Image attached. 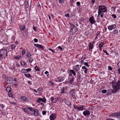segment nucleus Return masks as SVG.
Wrapping results in <instances>:
<instances>
[{
  "label": "nucleus",
  "mask_w": 120,
  "mask_h": 120,
  "mask_svg": "<svg viewBox=\"0 0 120 120\" xmlns=\"http://www.w3.org/2000/svg\"><path fill=\"white\" fill-rule=\"evenodd\" d=\"M27 108L31 111H34V114L35 116H38L39 115V112L37 109H34L31 107H29Z\"/></svg>",
  "instance_id": "obj_4"
},
{
  "label": "nucleus",
  "mask_w": 120,
  "mask_h": 120,
  "mask_svg": "<svg viewBox=\"0 0 120 120\" xmlns=\"http://www.w3.org/2000/svg\"><path fill=\"white\" fill-rule=\"evenodd\" d=\"M95 0H91V2L93 4H94L95 3Z\"/></svg>",
  "instance_id": "obj_60"
},
{
  "label": "nucleus",
  "mask_w": 120,
  "mask_h": 120,
  "mask_svg": "<svg viewBox=\"0 0 120 120\" xmlns=\"http://www.w3.org/2000/svg\"><path fill=\"white\" fill-rule=\"evenodd\" d=\"M27 83L30 85H32V83L31 82L29 81H27Z\"/></svg>",
  "instance_id": "obj_51"
},
{
  "label": "nucleus",
  "mask_w": 120,
  "mask_h": 120,
  "mask_svg": "<svg viewBox=\"0 0 120 120\" xmlns=\"http://www.w3.org/2000/svg\"><path fill=\"white\" fill-rule=\"evenodd\" d=\"M67 87H63L61 89V93L62 94H64V91H66L67 90Z\"/></svg>",
  "instance_id": "obj_28"
},
{
  "label": "nucleus",
  "mask_w": 120,
  "mask_h": 120,
  "mask_svg": "<svg viewBox=\"0 0 120 120\" xmlns=\"http://www.w3.org/2000/svg\"><path fill=\"white\" fill-rule=\"evenodd\" d=\"M12 81V79L10 77L7 78L6 79V82L8 84L11 83Z\"/></svg>",
  "instance_id": "obj_18"
},
{
  "label": "nucleus",
  "mask_w": 120,
  "mask_h": 120,
  "mask_svg": "<svg viewBox=\"0 0 120 120\" xmlns=\"http://www.w3.org/2000/svg\"><path fill=\"white\" fill-rule=\"evenodd\" d=\"M34 45L36 47L42 49H44L45 48L44 46L38 44H34Z\"/></svg>",
  "instance_id": "obj_19"
},
{
  "label": "nucleus",
  "mask_w": 120,
  "mask_h": 120,
  "mask_svg": "<svg viewBox=\"0 0 120 120\" xmlns=\"http://www.w3.org/2000/svg\"><path fill=\"white\" fill-rule=\"evenodd\" d=\"M98 16L99 15H100L101 17V18L102 19L103 17L104 13H101V14L100 13V14H99V13H98Z\"/></svg>",
  "instance_id": "obj_39"
},
{
  "label": "nucleus",
  "mask_w": 120,
  "mask_h": 120,
  "mask_svg": "<svg viewBox=\"0 0 120 120\" xmlns=\"http://www.w3.org/2000/svg\"><path fill=\"white\" fill-rule=\"evenodd\" d=\"M99 9L98 10V13L99 14L101 13H104L107 12V9L105 5L99 6L98 7Z\"/></svg>",
  "instance_id": "obj_3"
},
{
  "label": "nucleus",
  "mask_w": 120,
  "mask_h": 120,
  "mask_svg": "<svg viewBox=\"0 0 120 120\" xmlns=\"http://www.w3.org/2000/svg\"><path fill=\"white\" fill-rule=\"evenodd\" d=\"M34 68L36 71H40L39 68L37 66H36L34 67Z\"/></svg>",
  "instance_id": "obj_33"
},
{
  "label": "nucleus",
  "mask_w": 120,
  "mask_h": 120,
  "mask_svg": "<svg viewBox=\"0 0 120 120\" xmlns=\"http://www.w3.org/2000/svg\"><path fill=\"white\" fill-rule=\"evenodd\" d=\"M56 117V114L54 113H52L50 116L49 118L50 120H54Z\"/></svg>",
  "instance_id": "obj_17"
},
{
  "label": "nucleus",
  "mask_w": 120,
  "mask_h": 120,
  "mask_svg": "<svg viewBox=\"0 0 120 120\" xmlns=\"http://www.w3.org/2000/svg\"><path fill=\"white\" fill-rule=\"evenodd\" d=\"M20 98L21 100L25 102H27L28 101V99L25 96H22Z\"/></svg>",
  "instance_id": "obj_21"
},
{
  "label": "nucleus",
  "mask_w": 120,
  "mask_h": 120,
  "mask_svg": "<svg viewBox=\"0 0 120 120\" xmlns=\"http://www.w3.org/2000/svg\"><path fill=\"white\" fill-rule=\"evenodd\" d=\"M113 33L117 35L118 34V31L117 30H115L113 31Z\"/></svg>",
  "instance_id": "obj_36"
},
{
  "label": "nucleus",
  "mask_w": 120,
  "mask_h": 120,
  "mask_svg": "<svg viewBox=\"0 0 120 120\" xmlns=\"http://www.w3.org/2000/svg\"><path fill=\"white\" fill-rule=\"evenodd\" d=\"M107 92L106 90H101V92L103 94Z\"/></svg>",
  "instance_id": "obj_43"
},
{
  "label": "nucleus",
  "mask_w": 120,
  "mask_h": 120,
  "mask_svg": "<svg viewBox=\"0 0 120 120\" xmlns=\"http://www.w3.org/2000/svg\"><path fill=\"white\" fill-rule=\"evenodd\" d=\"M71 77L69 79V83L70 84H73V82L74 81V77L73 76Z\"/></svg>",
  "instance_id": "obj_22"
},
{
  "label": "nucleus",
  "mask_w": 120,
  "mask_h": 120,
  "mask_svg": "<svg viewBox=\"0 0 120 120\" xmlns=\"http://www.w3.org/2000/svg\"><path fill=\"white\" fill-rule=\"evenodd\" d=\"M9 68L11 70H12L14 69L15 68V66L13 63H11L10 64Z\"/></svg>",
  "instance_id": "obj_24"
},
{
  "label": "nucleus",
  "mask_w": 120,
  "mask_h": 120,
  "mask_svg": "<svg viewBox=\"0 0 120 120\" xmlns=\"http://www.w3.org/2000/svg\"><path fill=\"white\" fill-rule=\"evenodd\" d=\"M70 25L71 27V32L72 33V34H73L77 31V29L74 25L72 24H70Z\"/></svg>",
  "instance_id": "obj_6"
},
{
  "label": "nucleus",
  "mask_w": 120,
  "mask_h": 120,
  "mask_svg": "<svg viewBox=\"0 0 120 120\" xmlns=\"http://www.w3.org/2000/svg\"><path fill=\"white\" fill-rule=\"evenodd\" d=\"M11 39L12 40L14 41L15 39V38L14 36H13L11 37Z\"/></svg>",
  "instance_id": "obj_54"
},
{
  "label": "nucleus",
  "mask_w": 120,
  "mask_h": 120,
  "mask_svg": "<svg viewBox=\"0 0 120 120\" xmlns=\"http://www.w3.org/2000/svg\"><path fill=\"white\" fill-rule=\"evenodd\" d=\"M103 51L105 53H106L107 55H109V54L106 51L103 50Z\"/></svg>",
  "instance_id": "obj_49"
},
{
  "label": "nucleus",
  "mask_w": 120,
  "mask_h": 120,
  "mask_svg": "<svg viewBox=\"0 0 120 120\" xmlns=\"http://www.w3.org/2000/svg\"><path fill=\"white\" fill-rule=\"evenodd\" d=\"M33 28L34 31H36L37 29L36 28V27H35V26H33Z\"/></svg>",
  "instance_id": "obj_62"
},
{
  "label": "nucleus",
  "mask_w": 120,
  "mask_h": 120,
  "mask_svg": "<svg viewBox=\"0 0 120 120\" xmlns=\"http://www.w3.org/2000/svg\"><path fill=\"white\" fill-rule=\"evenodd\" d=\"M20 28L21 30H23L26 28V26L24 25H21L20 26Z\"/></svg>",
  "instance_id": "obj_29"
},
{
  "label": "nucleus",
  "mask_w": 120,
  "mask_h": 120,
  "mask_svg": "<svg viewBox=\"0 0 120 120\" xmlns=\"http://www.w3.org/2000/svg\"><path fill=\"white\" fill-rule=\"evenodd\" d=\"M111 16L112 17V18L114 19L116 18V17L115 14H112L111 15Z\"/></svg>",
  "instance_id": "obj_47"
},
{
  "label": "nucleus",
  "mask_w": 120,
  "mask_h": 120,
  "mask_svg": "<svg viewBox=\"0 0 120 120\" xmlns=\"http://www.w3.org/2000/svg\"><path fill=\"white\" fill-rule=\"evenodd\" d=\"M64 0H58V2L60 4H61L63 2Z\"/></svg>",
  "instance_id": "obj_50"
},
{
  "label": "nucleus",
  "mask_w": 120,
  "mask_h": 120,
  "mask_svg": "<svg viewBox=\"0 0 120 120\" xmlns=\"http://www.w3.org/2000/svg\"><path fill=\"white\" fill-rule=\"evenodd\" d=\"M31 54L30 53H27L26 54V57L28 59L31 57Z\"/></svg>",
  "instance_id": "obj_31"
},
{
  "label": "nucleus",
  "mask_w": 120,
  "mask_h": 120,
  "mask_svg": "<svg viewBox=\"0 0 120 120\" xmlns=\"http://www.w3.org/2000/svg\"><path fill=\"white\" fill-rule=\"evenodd\" d=\"M20 63L21 65L24 67H26L27 66L26 63L23 60L21 61Z\"/></svg>",
  "instance_id": "obj_25"
},
{
  "label": "nucleus",
  "mask_w": 120,
  "mask_h": 120,
  "mask_svg": "<svg viewBox=\"0 0 120 120\" xmlns=\"http://www.w3.org/2000/svg\"><path fill=\"white\" fill-rule=\"evenodd\" d=\"M76 4L79 7L80 6V2L79 1L77 2H76Z\"/></svg>",
  "instance_id": "obj_46"
},
{
  "label": "nucleus",
  "mask_w": 120,
  "mask_h": 120,
  "mask_svg": "<svg viewBox=\"0 0 120 120\" xmlns=\"http://www.w3.org/2000/svg\"><path fill=\"white\" fill-rule=\"evenodd\" d=\"M86 62L85 63H84L83 64L85 66H86V67H89L90 66L88 64V63L86 62Z\"/></svg>",
  "instance_id": "obj_44"
},
{
  "label": "nucleus",
  "mask_w": 120,
  "mask_h": 120,
  "mask_svg": "<svg viewBox=\"0 0 120 120\" xmlns=\"http://www.w3.org/2000/svg\"><path fill=\"white\" fill-rule=\"evenodd\" d=\"M25 50L24 49H23L22 50V55H25Z\"/></svg>",
  "instance_id": "obj_42"
},
{
  "label": "nucleus",
  "mask_w": 120,
  "mask_h": 120,
  "mask_svg": "<svg viewBox=\"0 0 120 120\" xmlns=\"http://www.w3.org/2000/svg\"><path fill=\"white\" fill-rule=\"evenodd\" d=\"M116 117L119 119H120V112H117Z\"/></svg>",
  "instance_id": "obj_37"
},
{
  "label": "nucleus",
  "mask_w": 120,
  "mask_h": 120,
  "mask_svg": "<svg viewBox=\"0 0 120 120\" xmlns=\"http://www.w3.org/2000/svg\"><path fill=\"white\" fill-rule=\"evenodd\" d=\"M22 109L24 110V111L25 112H26V113H28L29 112L28 111L27 109L26 108H22Z\"/></svg>",
  "instance_id": "obj_35"
},
{
  "label": "nucleus",
  "mask_w": 120,
  "mask_h": 120,
  "mask_svg": "<svg viewBox=\"0 0 120 120\" xmlns=\"http://www.w3.org/2000/svg\"><path fill=\"white\" fill-rule=\"evenodd\" d=\"M25 6L26 8H27L29 7V4L28 2H27L25 4Z\"/></svg>",
  "instance_id": "obj_48"
},
{
  "label": "nucleus",
  "mask_w": 120,
  "mask_h": 120,
  "mask_svg": "<svg viewBox=\"0 0 120 120\" xmlns=\"http://www.w3.org/2000/svg\"><path fill=\"white\" fill-rule=\"evenodd\" d=\"M7 49L3 48L0 50V58L1 59L4 58L7 56Z\"/></svg>",
  "instance_id": "obj_2"
},
{
  "label": "nucleus",
  "mask_w": 120,
  "mask_h": 120,
  "mask_svg": "<svg viewBox=\"0 0 120 120\" xmlns=\"http://www.w3.org/2000/svg\"><path fill=\"white\" fill-rule=\"evenodd\" d=\"M65 16L66 17H69V14L68 13L66 14L65 15Z\"/></svg>",
  "instance_id": "obj_55"
},
{
  "label": "nucleus",
  "mask_w": 120,
  "mask_h": 120,
  "mask_svg": "<svg viewBox=\"0 0 120 120\" xmlns=\"http://www.w3.org/2000/svg\"><path fill=\"white\" fill-rule=\"evenodd\" d=\"M6 91L8 92H9L11 91V88L9 87H7L6 88Z\"/></svg>",
  "instance_id": "obj_34"
},
{
  "label": "nucleus",
  "mask_w": 120,
  "mask_h": 120,
  "mask_svg": "<svg viewBox=\"0 0 120 120\" xmlns=\"http://www.w3.org/2000/svg\"><path fill=\"white\" fill-rule=\"evenodd\" d=\"M75 71L73 70H70L69 71V74L68 75V77L72 76V74L74 76L76 75V73Z\"/></svg>",
  "instance_id": "obj_9"
},
{
  "label": "nucleus",
  "mask_w": 120,
  "mask_h": 120,
  "mask_svg": "<svg viewBox=\"0 0 120 120\" xmlns=\"http://www.w3.org/2000/svg\"><path fill=\"white\" fill-rule=\"evenodd\" d=\"M104 45V42H101L100 43L99 45V47H103Z\"/></svg>",
  "instance_id": "obj_32"
},
{
  "label": "nucleus",
  "mask_w": 120,
  "mask_h": 120,
  "mask_svg": "<svg viewBox=\"0 0 120 120\" xmlns=\"http://www.w3.org/2000/svg\"><path fill=\"white\" fill-rule=\"evenodd\" d=\"M24 74V75L26 77L28 78L29 79H30L31 77V76L30 74L27 73H23Z\"/></svg>",
  "instance_id": "obj_27"
},
{
  "label": "nucleus",
  "mask_w": 120,
  "mask_h": 120,
  "mask_svg": "<svg viewBox=\"0 0 120 120\" xmlns=\"http://www.w3.org/2000/svg\"><path fill=\"white\" fill-rule=\"evenodd\" d=\"M9 48L11 49H14L16 47V46L14 44H10L9 46Z\"/></svg>",
  "instance_id": "obj_26"
},
{
  "label": "nucleus",
  "mask_w": 120,
  "mask_h": 120,
  "mask_svg": "<svg viewBox=\"0 0 120 120\" xmlns=\"http://www.w3.org/2000/svg\"><path fill=\"white\" fill-rule=\"evenodd\" d=\"M89 34V31H85L84 34L86 36H87Z\"/></svg>",
  "instance_id": "obj_41"
},
{
  "label": "nucleus",
  "mask_w": 120,
  "mask_h": 120,
  "mask_svg": "<svg viewBox=\"0 0 120 120\" xmlns=\"http://www.w3.org/2000/svg\"><path fill=\"white\" fill-rule=\"evenodd\" d=\"M108 69L110 71H112V68L111 67V66H108Z\"/></svg>",
  "instance_id": "obj_52"
},
{
  "label": "nucleus",
  "mask_w": 120,
  "mask_h": 120,
  "mask_svg": "<svg viewBox=\"0 0 120 120\" xmlns=\"http://www.w3.org/2000/svg\"><path fill=\"white\" fill-rule=\"evenodd\" d=\"M94 41L92 42H90L89 43L88 46L89 47V49L90 50H91L94 47Z\"/></svg>",
  "instance_id": "obj_14"
},
{
  "label": "nucleus",
  "mask_w": 120,
  "mask_h": 120,
  "mask_svg": "<svg viewBox=\"0 0 120 120\" xmlns=\"http://www.w3.org/2000/svg\"><path fill=\"white\" fill-rule=\"evenodd\" d=\"M117 115V112H115L109 114V116L110 117H116Z\"/></svg>",
  "instance_id": "obj_23"
},
{
  "label": "nucleus",
  "mask_w": 120,
  "mask_h": 120,
  "mask_svg": "<svg viewBox=\"0 0 120 120\" xmlns=\"http://www.w3.org/2000/svg\"><path fill=\"white\" fill-rule=\"evenodd\" d=\"M90 114V112L87 110H86L84 111L83 112V115L85 116H88Z\"/></svg>",
  "instance_id": "obj_16"
},
{
  "label": "nucleus",
  "mask_w": 120,
  "mask_h": 120,
  "mask_svg": "<svg viewBox=\"0 0 120 120\" xmlns=\"http://www.w3.org/2000/svg\"><path fill=\"white\" fill-rule=\"evenodd\" d=\"M117 66L118 68H120V61L118 63Z\"/></svg>",
  "instance_id": "obj_56"
},
{
  "label": "nucleus",
  "mask_w": 120,
  "mask_h": 120,
  "mask_svg": "<svg viewBox=\"0 0 120 120\" xmlns=\"http://www.w3.org/2000/svg\"><path fill=\"white\" fill-rule=\"evenodd\" d=\"M34 41L35 42H37L38 41V39L36 38H35L34 39Z\"/></svg>",
  "instance_id": "obj_58"
},
{
  "label": "nucleus",
  "mask_w": 120,
  "mask_h": 120,
  "mask_svg": "<svg viewBox=\"0 0 120 120\" xmlns=\"http://www.w3.org/2000/svg\"><path fill=\"white\" fill-rule=\"evenodd\" d=\"M89 21L90 22L91 24H94L96 22L95 19L93 16H92L90 17Z\"/></svg>",
  "instance_id": "obj_12"
},
{
  "label": "nucleus",
  "mask_w": 120,
  "mask_h": 120,
  "mask_svg": "<svg viewBox=\"0 0 120 120\" xmlns=\"http://www.w3.org/2000/svg\"><path fill=\"white\" fill-rule=\"evenodd\" d=\"M4 107L5 106L4 105L2 104H0V107L2 109H3Z\"/></svg>",
  "instance_id": "obj_45"
},
{
  "label": "nucleus",
  "mask_w": 120,
  "mask_h": 120,
  "mask_svg": "<svg viewBox=\"0 0 120 120\" xmlns=\"http://www.w3.org/2000/svg\"><path fill=\"white\" fill-rule=\"evenodd\" d=\"M118 72V74H120V68H119L117 69Z\"/></svg>",
  "instance_id": "obj_63"
},
{
  "label": "nucleus",
  "mask_w": 120,
  "mask_h": 120,
  "mask_svg": "<svg viewBox=\"0 0 120 120\" xmlns=\"http://www.w3.org/2000/svg\"><path fill=\"white\" fill-rule=\"evenodd\" d=\"M11 103L12 104L15 105H16V104L15 102H11Z\"/></svg>",
  "instance_id": "obj_61"
},
{
  "label": "nucleus",
  "mask_w": 120,
  "mask_h": 120,
  "mask_svg": "<svg viewBox=\"0 0 120 120\" xmlns=\"http://www.w3.org/2000/svg\"><path fill=\"white\" fill-rule=\"evenodd\" d=\"M73 70L75 72L78 71L80 69L79 65H77L73 67Z\"/></svg>",
  "instance_id": "obj_15"
},
{
  "label": "nucleus",
  "mask_w": 120,
  "mask_h": 120,
  "mask_svg": "<svg viewBox=\"0 0 120 120\" xmlns=\"http://www.w3.org/2000/svg\"><path fill=\"white\" fill-rule=\"evenodd\" d=\"M21 56H15V58L17 60L19 59L21 57Z\"/></svg>",
  "instance_id": "obj_40"
},
{
  "label": "nucleus",
  "mask_w": 120,
  "mask_h": 120,
  "mask_svg": "<svg viewBox=\"0 0 120 120\" xmlns=\"http://www.w3.org/2000/svg\"><path fill=\"white\" fill-rule=\"evenodd\" d=\"M43 115H44L46 114V112L45 111H43L42 112Z\"/></svg>",
  "instance_id": "obj_59"
},
{
  "label": "nucleus",
  "mask_w": 120,
  "mask_h": 120,
  "mask_svg": "<svg viewBox=\"0 0 120 120\" xmlns=\"http://www.w3.org/2000/svg\"><path fill=\"white\" fill-rule=\"evenodd\" d=\"M116 25L115 24L111 25L108 26V29L109 31H111L112 29H114L116 28Z\"/></svg>",
  "instance_id": "obj_10"
},
{
  "label": "nucleus",
  "mask_w": 120,
  "mask_h": 120,
  "mask_svg": "<svg viewBox=\"0 0 120 120\" xmlns=\"http://www.w3.org/2000/svg\"><path fill=\"white\" fill-rule=\"evenodd\" d=\"M74 108L77 111H83L84 109V106L83 105H73Z\"/></svg>",
  "instance_id": "obj_5"
},
{
  "label": "nucleus",
  "mask_w": 120,
  "mask_h": 120,
  "mask_svg": "<svg viewBox=\"0 0 120 120\" xmlns=\"http://www.w3.org/2000/svg\"><path fill=\"white\" fill-rule=\"evenodd\" d=\"M64 77L60 76L57 77L55 79V81L57 82H60L64 80Z\"/></svg>",
  "instance_id": "obj_7"
},
{
  "label": "nucleus",
  "mask_w": 120,
  "mask_h": 120,
  "mask_svg": "<svg viewBox=\"0 0 120 120\" xmlns=\"http://www.w3.org/2000/svg\"><path fill=\"white\" fill-rule=\"evenodd\" d=\"M14 85L15 86L16 88H17L18 86V84H14Z\"/></svg>",
  "instance_id": "obj_64"
},
{
  "label": "nucleus",
  "mask_w": 120,
  "mask_h": 120,
  "mask_svg": "<svg viewBox=\"0 0 120 120\" xmlns=\"http://www.w3.org/2000/svg\"><path fill=\"white\" fill-rule=\"evenodd\" d=\"M32 69L30 68L25 69H22L21 70V72L22 73H28L29 72L31 71Z\"/></svg>",
  "instance_id": "obj_13"
},
{
  "label": "nucleus",
  "mask_w": 120,
  "mask_h": 120,
  "mask_svg": "<svg viewBox=\"0 0 120 120\" xmlns=\"http://www.w3.org/2000/svg\"><path fill=\"white\" fill-rule=\"evenodd\" d=\"M58 49H60L61 51H62L63 50L62 48L60 46H58Z\"/></svg>",
  "instance_id": "obj_57"
},
{
  "label": "nucleus",
  "mask_w": 120,
  "mask_h": 120,
  "mask_svg": "<svg viewBox=\"0 0 120 120\" xmlns=\"http://www.w3.org/2000/svg\"><path fill=\"white\" fill-rule=\"evenodd\" d=\"M81 70L82 71H83L85 73H87L88 71L87 68L85 66H83L82 67Z\"/></svg>",
  "instance_id": "obj_20"
},
{
  "label": "nucleus",
  "mask_w": 120,
  "mask_h": 120,
  "mask_svg": "<svg viewBox=\"0 0 120 120\" xmlns=\"http://www.w3.org/2000/svg\"><path fill=\"white\" fill-rule=\"evenodd\" d=\"M28 59L29 62L30 63H32L33 61V58L31 57H30V58H29Z\"/></svg>",
  "instance_id": "obj_38"
},
{
  "label": "nucleus",
  "mask_w": 120,
  "mask_h": 120,
  "mask_svg": "<svg viewBox=\"0 0 120 120\" xmlns=\"http://www.w3.org/2000/svg\"><path fill=\"white\" fill-rule=\"evenodd\" d=\"M70 94L71 95V97L74 99H75V90L73 89L71 90L69 92Z\"/></svg>",
  "instance_id": "obj_11"
},
{
  "label": "nucleus",
  "mask_w": 120,
  "mask_h": 120,
  "mask_svg": "<svg viewBox=\"0 0 120 120\" xmlns=\"http://www.w3.org/2000/svg\"><path fill=\"white\" fill-rule=\"evenodd\" d=\"M46 99L45 97H44L43 98H38L37 99L36 102L37 103H40L41 102H44L45 103L46 102Z\"/></svg>",
  "instance_id": "obj_8"
},
{
  "label": "nucleus",
  "mask_w": 120,
  "mask_h": 120,
  "mask_svg": "<svg viewBox=\"0 0 120 120\" xmlns=\"http://www.w3.org/2000/svg\"><path fill=\"white\" fill-rule=\"evenodd\" d=\"M112 84V86L113 88L112 93L116 92L119 90L120 88V81H118L116 83V82L112 81L111 82Z\"/></svg>",
  "instance_id": "obj_1"
},
{
  "label": "nucleus",
  "mask_w": 120,
  "mask_h": 120,
  "mask_svg": "<svg viewBox=\"0 0 120 120\" xmlns=\"http://www.w3.org/2000/svg\"><path fill=\"white\" fill-rule=\"evenodd\" d=\"M84 59L83 58H82L81 61V63L83 65L84 64V63L86 62H87L86 60H84Z\"/></svg>",
  "instance_id": "obj_30"
},
{
  "label": "nucleus",
  "mask_w": 120,
  "mask_h": 120,
  "mask_svg": "<svg viewBox=\"0 0 120 120\" xmlns=\"http://www.w3.org/2000/svg\"><path fill=\"white\" fill-rule=\"evenodd\" d=\"M48 49L49 50L51 51L53 53H55V52L52 49H51L49 48Z\"/></svg>",
  "instance_id": "obj_53"
}]
</instances>
